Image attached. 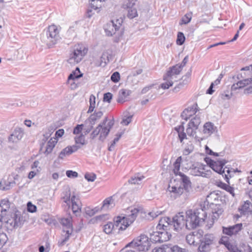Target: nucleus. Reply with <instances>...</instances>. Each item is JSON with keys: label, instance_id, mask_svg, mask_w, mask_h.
Here are the masks:
<instances>
[{"label": "nucleus", "instance_id": "obj_1", "mask_svg": "<svg viewBox=\"0 0 252 252\" xmlns=\"http://www.w3.org/2000/svg\"><path fill=\"white\" fill-rule=\"evenodd\" d=\"M207 217V213L202 207L189 210L186 213V228L191 229L203 223Z\"/></svg>", "mask_w": 252, "mask_h": 252}, {"label": "nucleus", "instance_id": "obj_2", "mask_svg": "<svg viewBox=\"0 0 252 252\" xmlns=\"http://www.w3.org/2000/svg\"><path fill=\"white\" fill-rule=\"evenodd\" d=\"M185 218L183 212L179 213L172 219L169 217H164L159 220V226L162 225L163 227H166L167 225H170L175 230L179 231L184 226L186 227Z\"/></svg>", "mask_w": 252, "mask_h": 252}, {"label": "nucleus", "instance_id": "obj_3", "mask_svg": "<svg viewBox=\"0 0 252 252\" xmlns=\"http://www.w3.org/2000/svg\"><path fill=\"white\" fill-rule=\"evenodd\" d=\"M131 214L126 217L118 216L114 218L115 227L119 230H125L135 220L139 213V210L134 208L130 210Z\"/></svg>", "mask_w": 252, "mask_h": 252}, {"label": "nucleus", "instance_id": "obj_4", "mask_svg": "<svg viewBox=\"0 0 252 252\" xmlns=\"http://www.w3.org/2000/svg\"><path fill=\"white\" fill-rule=\"evenodd\" d=\"M23 220L20 212L15 211L2 217V223H5L7 229L12 230L20 227L23 224Z\"/></svg>", "mask_w": 252, "mask_h": 252}, {"label": "nucleus", "instance_id": "obj_5", "mask_svg": "<svg viewBox=\"0 0 252 252\" xmlns=\"http://www.w3.org/2000/svg\"><path fill=\"white\" fill-rule=\"evenodd\" d=\"M61 37L59 34V29L54 25L49 26L46 31V36L43 35L41 40L49 48L53 47L60 41Z\"/></svg>", "mask_w": 252, "mask_h": 252}, {"label": "nucleus", "instance_id": "obj_6", "mask_svg": "<svg viewBox=\"0 0 252 252\" xmlns=\"http://www.w3.org/2000/svg\"><path fill=\"white\" fill-rule=\"evenodd\" d=\"M249 73L241 71L237 74L233 76L232 79L234 83L231 86V90L235 91L238 89L245 88L247 89L251 83L252 77L248 78Z\"/></svg>", "mask_w": 252, "mask_h": 252}, {"label": "nucleus", "instance_id": "obj_7", "mask_svg": "<svg viewBox=\"0 0 252 252\" xmlns=\"http://www.w3.org/2000/svg\"><path fill=\"white\" fill-rule=\"evenodd\" d=\"M88 52V49L82 44L75 45L69 55L68 63L75 64L80 62Z\"/></svg>", "mask_w": 252, "mask_h": 252}, {"label": "nucleus", "instance_id": "obj_8", "mask_svg": "<svg viewBox=\"0 0 252 252\" xmlns=\"http://www.w3.org/2000/svg\"><path fill=\"white\" fill-rule=\"evenodd\" d=\"M151 243L148 237L144 234H141L128 243L126 247H130L139 252H146L149 249Z\"/></svg>", "mask_w": 252, "mask_h": 252}, {"label": "nucleus", "instance_id": "obj_9", "mask_svg": "<svg viewBox=\"0 0 252 252\" xmlns=\"http://www.w3.org/2000/svg\"><path fill=\"white\" fill-rule=\"evenodd\" d=\"M217 239L213 234L203 235L197 246V252H210L216 245Z\"/></svg>", "mask_w": 252, "mask_h": 252}, {"label": "nucleus", "instance_id": "obj_10", "mask_svg": "<svg viewBox=\"0 0 252 252\" xmlns=\"http://www.w3.org/2000/svg\"><path fill=\"white\" fill-rule=\"evenodd\" d=\"M161 225L159 224L157 227V229L159 230H152L149 232L150 240L153 243H163L167 241L171 237V234L169 233L164 228L161 229Z\"/></svg>", "mask_w": 252, "mask_h": 252}, {"label": "nucleus", "instance_id": "obj_11", "mask_svg": "<svg viewBox=\"0 0 252 252\" xmlns=\"http://www.w3.org/2000/svg\"><path fill=\"white\" fill-rule=\"evenodd\" d=\"M227 161L225 159L217 161H214L210 159L208 164L209 165L210 167H211L214 171L222 175V176H223V173H225L226 169V166L223 168V166L227 163Z\"/></svg>", "mask_w": 252, "mask_h": 252}, {"label": "nucleus", "instance_id": "obj_12", "mask_svg": "<svg viewBox=\"0 0 252 252\" xmlns=\"http://www.w3.org/2000/svg\"><path fill=\"white\" fill-rule=\"evenodd\" d=\"M135 2L136 0H125L122 5V8L128 9L127 17L130 19H133L138 15L137 9L133 7Z\"/></svg>", "mask_w": 252, "mask_h": 252}, {"label": "nucleus", "instance_id": "obj_13", "mask_svg": "<svg viewBox=\"0 0 252 252\" xmlns=\"http://www.w3.org/2000/svg\"><path fill=\"white\" fill-rule=\"evenodd\" d=\"M208 167L205 165H200L198 167H195L190 170V173L194 176H200L208 178L210 177L211 171L207 169Z\"/></svg>", "mask_w": 252, "mask_h": 252}, {"label": "nucleus", "instance_id": "obj_14", "mask_svg": "<svg viewBox=\"0 0 252 252\" xmlns=\"http://www.w3.org/2000/svg\"><path fill=\"white\" fill-rule=\"evenodd\" d=\"M11 213L9 202L2 200L0 203V227L2 225V217Z\"/></svg>", "mask_w": 252, "mask_h": 252}, {"label": "nucleus", "instance_id": "obj_15", "mask_svg": "<svg viewBox=\"0 0 252 252\" xmlns=\"http://www.w3.org/2000/svg\"><path fill=\"white\" fill-rule=\"evenodd\" d=\"M242 223H240L228 227L223 226V233L229 236L236 235L242 229Z\"/></svg>", "mask_w": 252, "mask_h": 252}, {"label": "nucleus", "instance_id": "obj_16", "mask_svg": "<svg viewBox=\"0 0 252 252\" xmlns=\"http://www.w3.org/2000/svg\"><path fill=\"white\" fill-rule=\"evenodd\" d=\"M199 111L197 104L195 103L192 106L185 109L181 114L182 119L188 120L192 115L195 114Z\"/></svg>", "mask_w": 252, "mask_h": 252}, {"label": "nucleus", "instance_id": "obj_17", "mask_svg": "<svg viewBox=\"0 0 252 252\" xmlns=\"http://www.w3.org/2000/svg\"><path fill=\"white\" fill-rule=\"evenodd\" d=\"M111 58L112 56L107 51H104L100 57V60L94 62L95 65L104 67Z\"/></svg>", "mask_w": 252, "mask_h": 252}, {"label": "nucleus", "instance_id": "obj_18", "mask_svg": "<svg viewBox=\"0 0 252 252\" xmlns=\"http://www.w3.org/2000/svg\"><path fill=\"white\" fill-rule=\"evenodd\" d=\"M217 131V127L213 123L208 122L204 124L203 133L207 136H209L213 133H215Z\"/></svg>", "mask_w": 252, "mask_h": 252}, {"label": "nucleus", "instance_id": "obj_19", "mask_svg": "<svg viewBox=\"0 0 252 252\" xmlns=\"http://www.w3.org/2000/svg\"><path fill=\"white\" fill-rule=\"evenodd\" d=\"M182 70V68L179 66V64H177L169 68V70L167 71L166 74L164 75L163 79H166L167 77L172 78L173 79L174 76L176 75L179 74Z\"/></svg>", "mask_w": 252, "mask_h": 252}, {"label": "nucleus", "instance_id": "obj_20", "mask_svg": "<svg viewBox=\"0 0 252 252\" xmlns=\"http://www.w3.org/2000/svg\"><path fill=\"white\" fill-rule=\"evenodd\" d=\"M179 176L185 190L189 192L191 190V183L189 178L182 172H180Z\"/></svg>", "mask_w": 252, "mask_h": 252}, {"label": "nucleus", "instance_id": "obj_21", "mask_svg": "<svg viewBox=\"0 0 252 252\" xmlns=\"http://www.w3.org/2000/svg\"><path fill=\"white\" fill-rule=\"evenodd\" d=\"M120 24L117 25L113 21H110L107 25V28L105 29V31L108 35L112 36L120 28Z\"/></svg>", "mask_w": 252, "mask_h": 252}, {"label": "nucleus", "instance_id": "obj_22", "mask_svg": "<svg viewBox=\"0 0 252 252\" xmlns=\"http://www.w3.org/2000/svg\"><path fill=\"white\" fill-rule=\"evenodd\" d=\"M131 93L129 90L121 89L119 91L117 101L119 103H124L128 100V96Z\"/></svg>", "mask_w": 252, "mask_h": 252}, {"label": "nucleus", "instance_id": "obj_23", "mask_svg": "<svg viewBox=\"0 0 252 252\" xmlns=\"http://www.w3.org/2000/svg\"><path fill=\"white\" fill-rule=\"evenodd\" d=\"M103 112L101 111H95L94 112L90 115L89 118L85 121V124L90 123L92 125H94L96 122L100 119L103 115Z\"/></svg>", "mask_w": 252, "mask_h": 252}, {"label": "nucleus", "instance_id": "obj_24", "mask_svg": "<svg viewBox=\"0 0 252 252\" xmlns=\"http://www.w3.org/2000/svg\"><path fill=\"white\" fill-rule=\"evenodd\" d=\"M212 206L210 207L212 209V213L213 215L212 216V220L214 221L217 220L219 217L220 215L222 214L223 210L220 208V205H217L215 203H211Z\"/></svg>", "mask_w": 252, "mask_h": 252}, {"label": "nucleus", "instance_id": "obj_25", "mask_svg": "<svg viewBox=\"0 0 252 252\" xmlns=\"http://www.w3.org/2000/svg\"><path fill=\"white\" fill-rule=\"evenodd\" d=\"M23 136V132L20 129H15L10 135L8 138L9 142L17 143L22 139Z\"/></svg>", "mask_w": 252, "mask_h": 252}, {"label": "nucleus", "instance_id": "obj_26", "mask_svg": "<svg viewBox=\"0 0 252 252\" xmlns=\"http://www.w3.org/2000/svg\"><path fill=\"white\" fill-rule=\"evenodd\" d=\"M152 252H188V251L186 250L185 249L181 248L179 246L175 245L169 249L167 251H166L164 248H158L154 249Z\"/></svg>", "mask_w": 252, "mask_h": 252}, {"label": "nucleus", "instance_id": "obj_27", "mask_svg": "<svg viewBox=\"0 0 252 252\" xmlns=\"http://www.w3.org/2000/svg\"><path fill=\"white\" fill-rule=\"evenodd\" d=\"M107 121V117H105L103 122L100 123L98 126L93 131L91 134V138L92 139L95 138L99 134H100L102 131L103 126L106 124Z\"/></svg>", "mask_w": 252, "mask_h": 252}, {"label": "nucleus", "instance_id": "obj_28", "mask_svg": "<svg viewBox=\"0 0 252 252\" xmlns=\"http://www.w3.org/2000/svg\"><path fill=\"white\" fill-rule=\"evenodd\" d=\"M114 197L115 195H113L106 198L103 201V205L101 207V209L107 210L110 208V206H111V208L114 207L115 206Z\"/></svg>", "mask_w": 252, "mask_h": 252}, {"label": "nucleus", "instance_id": "obj_29", "mask_svg": "<svg viewBox=\"0 0 252 252\" xmlns=\"http://www.w3.org/2000/svg\"><path fill=\"white\" fill-rule=\"evenodd\" d=\"M57 143V139L56 138H51L48 142L43 153L47 155L51 153Z\"/></svg>", "mask_w": 252, "mask_h": 252}, {"label": "nucleus", "instance_id": "obj_30", "mask_svg": "<svg viewBox=\"0 0 252 252\" xmlns=\"http://www.w3.org/2000/svg\"><path fill=\"white\" fill-rule=\"evenodd\" d=\"M113 124L112 121H110L106 126L103 127L102 131L100 133V136H99V140L103 141L106 137Z\"/></svg>", "mask_w": 252, "mask_h": 252}, {"label": "nucleus", "instance_id": "obj_31", "mask_svg": "<svg viewBox=\"0 0 252 252\" xmlns=\"http://www.w3.org/2000/svg\"><path fill=\"white\" fill-rule=\"evenodd\" d=\"M203 234V231L201 229L192 232L193 241H195L194 247H197L199 243L200 242V240L201 239L204 235Z\"/></svg>", "mask_w": 252, "mask_h": 252}, {"label": "nucleus", "instance_id": "obj_32", "mask_svg": "<svg viewBox=\"0 0 252 252\" xmlns=\"http://www.w3.org/2000/svg\"><path fill=\"white\" fill-rule=\"evenodd\" d=\"M218 198L217 194L215 192H211L208 195H207L206 197V201L204 202V206L203 208L205 210L206 209L205 205L207 206V208H208V205L210 204L209 206H212L211 203H214L213 202V200L215 201Z\"/></svg>", "mask_w": 252, "mask_h": 252}, {"label": "nucleus", "instance_id": "obj_33", "mask_svg": "<svg viewBox=\"0 0 252 252\" xmlns=\"http://www.w3.org/2000/svg\"><path fill=\"white\" fill-rule=\"evenodd\" d=\"M145 178V177L140 173L135 174L128 180V183L131 184L139 185L141 183L142 180Z\"/></svg>", "mask_w": 252, "mask_h": 252}, {"label": "nucleus", "instance_id": "obj_34", "mask_svg": "<svg viewBox=\"0 0 252 252\" xmlns=\"http://www.w3.org/2000/svg\"><path fill=\"white\" fill-rule=\"evenodd\" d=\"M104 0H91L90 3V7L92 9L96 10L99 12L102 7V2Z\"/></svg>", "mask_w": 252, "mask_h": 252}, {"label": "nucleus", "instance_id": "obj_35", "mask_svg": "<svg viewBox=\"0 0 252 252\" xmlns=\"http://www.w3.org/2000/svg\"><path fill=\"white\" fill-rule=\"evenodd\" d=\"M83 76V74L81 73L80 69L76 67V69L73 71L68 77V82L69 83L71 81H74L75 79H77Z\"/></svg>", "mask_w": 252, "mask_h": 252}, {"label": "nucleus", "instance_id": "obj_36", "mask_svg": "<svg viewBox=\"0 0 252 252\" xmlns=\"http://www.w3.org/2000/svg\"><path fill=\"white\" fill-rule=\"evenodd\" d=\"M70 202L72 203V209L74 213L78 212L81 210V207L78 204L79 199L75 195H72Z\"/></svg>", "mask_w": 252, "mask_h": 252}, {"label": "nucleus", "instance_id": "obj_37", "mask_svg": "<svg viewBox=\"0 0 252 252\" xmlns=\"http://www.w3.org/2000/svg\"><path fill=\"white\" fill-rule=\"evenodd\" d=\"M183 124L184 123H183L182 125L175 127V129L178 132V136L181 142H182L184 139L187 138L186 133L184 131V127L183 125Z\"/></svg>", "mask_w": 252, "mask_h": 252}, {"label": "nucleus", "instance_id": "obj_38", "mask_svg": "<svg viewBox=\"0 0 252 252\" xmlns=\"http://www.w3.org/2000/svg\"><path fill=\"white\" fill-rule=\"evenodd\" d=\"M201 123V119L199 116L196 115L191 118L188 124V126L195 127V129H198V126Z\"/></svg>", "mask_w": 252, "mask_h": 252}, {"label": "nucleus", "instance_id": "obj_39", "mask_svg": "<svg viewBox=\"0 0 252 252\" xmlns=\"http://www.w3.org/2000/svg\"><path fill=\"white\" fill-rule=\"evenodd\" d=\"M61 223L64 227L65 230L72 229L73 230L72 224L71 223V218H63L61 220Z\"/></svg>", "mask_w": 252, "mask_h": 252}, {"label": "nucleus", "instance_id": "obj_40", "mask_svg": "<svg viewBox=\"0 0 252 252\" xmlns=\"http://www.w3.org/2000/svg\"><path fill=\"white\" fill-rule=\"evenodd\" d=\"M14 184H15L14 181L9 182L5 180H2L0 181V189L2 190L9 189L13 186Z\"/></svg>", "mask_w": 252, "mask_h": 252}, {"label": "nucleus", "instance_id": "obj_41", "mask_svg": "<svg viewBox=\"0 0 252 252\" xmlns=\"http://www.w3.org/2000/svg\"><path fill=\"white\" fill-rule=\"evenodd\" d=\"M191 74V69L190 68L189 70L182 77V80H183V82L178 85V88H180V86H182L183 85L187 84L190 81Z\"/></svg>", "mask_w": 252, "mask_h": 252}, {"label": "nucleus", "instance_id": "obj_42", "mask_svg": "<svg viewBox=\"0 0 252 252\" xmlns=\"http://www.w3.org/2000/svg\"><path fill=\"white\" fill-rule=\"evenodd\" d=\"M251 205V202L249 201L245 202L244 204L241 206V209H239L240 211H241V213L246 215L249 212H251V211L250 207Z\"/></svg>", "mask_w": 252, "mask_h": 252}, {"label": "nucleus", "instance_id": "obj_43", "mask_svg": "<svg viewBox=\"0 0 252 252\" xmlns=\"http://www.w3.org/2000/svg\"><path fill=\"white\" fill-rule=\"evenodd\" d=\"M182 161V157H178L175 162L174 163V169H173V172L174 174L176 175H179L180 173V164Z\"/></svg>", "mask_w": 252, "mask_h": 252}, {"label": "nucleus", "instance_id": "obj_44", "mask_svg": "<svg viewBox=\"0 0 252 252\" xmlns=\"http://www.w3.org/2000/svg\"><path fill=\"white\" fill-rule=\"evenodd\" d=\"M234 174V171H232V168H230L227 166H226L225 172V173H223V176H224L225 180L228 184H229V178L232 177Z\"/></svg>", "mask_w": 252, "mask_h": 252}, {"label": "nucleus", "instance_id": "obj_45", "mask_svg": "<svg viewBox=\"0 0 252 252\" xmlns=\"http://www.w3.org/2000/svg\"><path fill=\"white\" fill-rule=\"evenodd\" d=\"M115 228L114 223L109 222L103 226V231L106 234H110Z\"/></svg>", "mask_w": 252, "mask_h": 252}, {"label": "nucleus", "instance_id": "obj_46", "mask_svg": "<svg viewBox=\"0 0 252 252\" xmlns=\"http://www.w3.org/2000/svg\"><path fill=\"white\" fill-rule=\"evenodd\" d=\"M74 140L75 144L78 145L79 144L83 146L86 144L85 136L83 134H81L79 136H76L74 138Z\"/></svg>", "mask_w": 252, "mask_h": 252}, {"label": "nucleus", "instance_id": "obj_47", "mask_svg": "<svg viewBox=\"0 0 252 252\" xmlns=\"http://www.w3.org/2000/svg\"><path fill=\"white\" fill-rule=\"evenodd\" d=\"M70 196L71 192L69 189L63 193L62 199L63 200V201L67 205L69 204L70 203Z\"/></svg>", "mask_w": 252, "mask_h": 252}, {"label": "nucleus", "instance_id": "obj_48", "mask_svg": "<svg viewBox=\"0 0 252 252\" xmlns=\"http://www.w3.org/2000/svg\"><path fill=\"white\" fill-rule=\"evenodd\" d=\"M63 231L65 232V237L62 240L60 245H63L69 239L70 236L71 235L73 230L72 229H67L65 230L64 228H63Z\"/></svg>", "mask_w": 252, "mask_h": 252}, {"label": "nucleus", "instance_id": "obj_49", "mask_svg": "<svg viewBox=\"0 0 252 252\" xmlns=\"http://www.w3.org/2000/svg\"><path fill=\"white\" fill-rule=\"evenodd\" d=\"M166 82L162 83L160 85V87L163 89H167L170 87L172 86L173 84V79L172 78H169L168 77H167L166 79H163Z\"/></svg>", "mask_w": 252, "mask_h": 252}, {"label": "nucleus", "instance_id": "obj_50", "mask_svg": "<svg viewBox=\"0 0 252 252\" xmlns=\"http://www.w3.org/2000/svg\"><path fill=\"white\" fill-rule=\"evenodd\" d=\"M95 96L94 95L92 94L90 97V105L89 110L88 111V113H92L94 110V109L95 108Z\"/></svg>", "mask_w": 252, "mask_h": 252}, {"label": "nucleus", "instance_id": "obj_51", "mask_svg": "<svg viewBox=\"0 0 252 252\" xmlns=\"http://www.w3.org/2000/svg\"><path fill=\"white\" fill-rule=\"evenodd\" d=\"M71 152L68 146L66 147L61 152L59 156V158L63 159L65 157L70 155L71 154Z\"/></svg>", "mask_w": 252, "mask_h": 252}, {"label": "nucleus", "instance_id": "obj_52", "mask_svg": "<svg viewBox=\"0 0 252 252\" xmlns=\"http://www.w3.org/2000/svg\"><path fill=\"white\" fill-rule=\"evenodd\" d=\"M185 40V36L182 32H179L177 34L176 43L179 45H182L184 44Z\"/></svg>", "mask_w": 252, "mask_h": 252}, {"label": "nucleus", "instance_id": "obj_53", "mask_svg": "<svg viewBox=\"0 0 252 252\" xmlns=\"http://www.w3.org/2000/svg\"><path fill=\"white\" fill-rule=\"evenodd\" d=\"M197 129H195V127L192 126H188V127L187 128V133L189 136L194 137L195 138H197L196 136V130Z\"/></svg>", "mask_w": 252, "mask_h": 252}, {"label": "nucleus", "instance_id": "obj_54", "mask_svg": "<svg viewBox=\"0 0 252 252\" xmlns=\"http://www.w3.org/2000/svg\"><path fill=\"white\" fill-rule=\"evenodd\" d=\"M7 237L5 233H0V250L7 241Z\"/></svg>", "mask_w": 252, "mask_h": 252}, {"label": "nucleus", "instance_id": "obj_55", "mask_svg": "<svg viewBox=\"0 0 252 252\" xmlns=\"http://www.w3.org/2000/svg\"><path fill=\"white\" fill-rule=\"evenodd\" d=\"M96 178V175L93 173H87L85 175V178L89 182H94Z\"/></svg>", "mask_w": 252, "mask_h": 252}, {"label": "nucleus", "instance_id": "obj_56", "mask_svg": "<svg viewBox=\"0 0 252 252\" xmlns=\"http://www.w3.org/2000/svg\"><path fill=\"white\" fill-rule=\"evenodd\" d=\"M191 17L190 14H187L184 17H182L180 25L187 24L191 20Z\"/></svg>", "mask_w": 252, "mask_h": 252}, {"label": "nucleus", "instance_id": "obj_57", "mask_svg": "<svg viewBox=\"0 0 252 252\" xmlns=\"http://www.w3.org/2000/svg\"><path fill=\"white\" fill-rule=\"evenodd\" d=\"M186 240L187 243L190 246H193L194 247L195 241H193V236L192 235V232L189 234L187 235L186 237Z\"/></svg>", "mask_w": 252, "mask_h": 252}, {"label": "nucleus", "instance_id": "obj_58", "mask_svg": "<svg viewBox=\"0 0 252 252\" xmlns=\"http://www.w3.org/2000/svg\"><path fill=\"white\" fill-rule=\"evenodd\" d=\"M121 123L124 125L127 126L131 122L132 115H125Z\"/></svg>", "mask_w": 252, "mask_h": 252}, {"label": "nucleus", "instance_id": "obj_59", "mask_svg": "<svg viewBox=\"0 0 252 252\" xmlns=\"http://www.w3.org/2000/svg\"><path fill=\"white\" fill-rule=\"evenodd\" d=\"M120 79V73L117 71L114 72L111 76V80L114 83L118 82Z\"/></svg>", "mask_w": 252, "mask_h": 252}, {"label": "nucleus", "instance_id": "obj_60", "mask_svg": "<svg viewBox=\"0 0 252 252\" xmlns=\"http://www.w3.org/2000/svg\"><path fill=\"white\" fill-rule=\"evenodd\" d=\"M184 188L179 187L177 188L175 187H172L170 191L181 195L184 192Z\"/></svg>", "mask_w": 252, "mask_h": 252}, {"label": "nucleus", "instance_id": "obj_61", "mask_svg": "<svg viewBox=\"0 0 252 252\" xmlns=\"http://www.w3.org/2000/svg\"><path fill=\"white\" fill-rule=\"evenodd\" d=\"M193 150V147L191 144L189 145L187 147L185 148L183 151V155L187 156L189 155L190 153H191Z\"/></svg>", "mask_w": 252, "mask_h": 252}, {"label": "nucleus", "instance_id": "obj_62", "mask_svg": "<svg viewBox=\"0 0 252 252\" xmlns=\"http://www.w3.org/2000/svg\"><path fill=\"white\" fill-rule=\"evenodd\" d=\"M27 210L31 213L35 212L36 211V206L33 205L31 202L27 203Z\"/></svg>", "mask_w": 252, "mask_h": 252}, {"label": "nucleus", "instance_id": "obj_63", "mask_svg": "<svg viewBox=\"0 0 252 252\" xmlns=\"http://www.w3.org/2000/svg\"><path fill=\"white\" fill-rule=\"evenodd\" d=\"M232 96V93H230V94H229V91H227L226 92H224L223 93H221L220 96L222 99L223 100H228Z\"/></svg>", "mask_w": 252, "mask_h": 252}, {"label": "nucleus", "instance_id": "obj_64", "mask_svg": "<svg viewBox=\"0 0 252 252\" xmlns=\"http://www.w3.org/2000/svg\"><path fill=\"white\" fill-rule=\"evenodd\" d=\"M84 127V125H77L73 129V134H79L81 131L82 130Z\"/></svg>", "mask_w": 252, "mask_h": 252}]
</instances>
